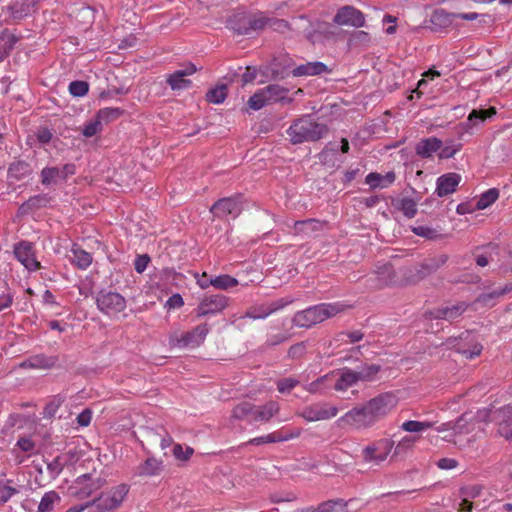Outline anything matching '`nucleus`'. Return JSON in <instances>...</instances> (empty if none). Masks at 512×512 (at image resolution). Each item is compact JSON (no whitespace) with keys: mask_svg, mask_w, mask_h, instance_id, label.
Segmentation results:
<instances>
[{"mask_svg":"<svg viewBox=\"0 0 512 512\" xmlns=\"http://www.w3.org/2000/svg\"><path fill=\"white\" fill-rule=\"evenodd\" d=\"M467 309L464 303H457L445 306L431 313V316L438 319L453 320L463 314Z\"/></svg>","mask_w":512,"mask_h":512,"instance_id":"22","label":"nucleus"},{"mask_svg":"<svg viewBox=\"0 0 512 512\" xmlns=\"http://www.w3.org/2000/svg\"><path fill=\"white\" fill-rule=\"evenodd\" d=\"M327 127L318 123L311 116H305L296 120L287 130L290 141L293 144H300L307 141H316L324 137Z\"/></svg>","mask_w":512,"mask_h":512,"instance_id":"2","label":"nucleus"},{"mask_svg":"<svg viewBox=\"0 0 512 512\" xmlns=\"http://www.w3.org/2000/svg\"><path fill=\"white\" fill-rule=\"evenodd\" d=\"M42 183L50 185L55 183L58 179H65L63 171L55 167L44 168L41 172Z\"/></svg>","mask_w":512,"mask_h":512,"instance_id":"36","label":"nucleus"},{"mask_svg":"<svg viewBox=\"0 0 512 512\" xmlns=\"http://www.w3.org/2000/svg\"><path fill=\"white\" fill-rule=\"evenodd\" d=\"M326 70L327 66L322 62H307L294 68L292 75L294 77L315 76L324 73Z\"/></svg>","mask_w":512,"mask_h":512,"instance_id":"21","label":"nucleus"},{"mask_svg":"<svg viewBox=\"0 0 512 512\" xmlns=\"http://www.w3.org/2000/svg\"><path fill=\"white\" fill-rule=\"evenodd\" d=\"M63 403V397L61 396H56L54 397L45 407V415L47 416H53L56 411L58 410V408L61 406V404Z\"/></svg>","mask_w":512,"mask_h":512,"instance_id":"51","label":"nucleus"},{"mask_svg":"<svg viewBox=\"0 0 512 512\" xmlns=\"http://www.w3.org/2000/svg\"><path fill=\"white\" fill-rule=\"evenodd\" d=\"M442 146V141L436 137L422 139L415 147L416 154L422 158H430Z\"/></svg>","mask_w":512,"mask_h":512,"instance_id":"20","label":"nucleus"},{"mask_svg":"<svg viewBox=\"0 0 512 512\" xmlns=\"http://www.w3.org/2000/svg\"><path fill=\"white\" fill-rule=\"evenodd\" d=\"M418 440L415 436L406 435L402 437L395 445L392 458L402 457L411 451Z\"/></svg>","mask_w":512,"mask_h":512,"instance_id":"28","label":"nucleus"},{"mask_svg":"<svg viewBox=\"0 0 512 512\" xmlns=\"http://www.w3.org/2000/svg\"><path fill=\"white\" fill-rule=\"evenodd\" d=\"M299 435H300V431H296L294 433L286 434V435H283V436H278L275 433H272V434H268V435H265V436L256 437V438L250 440V443L254 444V445H260V444H264V443H274V442H279V441H287V440L296 438Z\"/></svg>","mask_w":512,"mask_h":512,"instance_id":"30","label":"nucleus"},{"mask_svg":"<svg viewBox=\"0 0 512 512\" xmlns=\"http://www.w3.org/2000/svg\"><path fill=\"white\" fill-rule=\"evenodd\" d=\"M499 197V191L496 188H491L482 193L476 202L475 208L477 210H484L491 206Z\"/></svg>","mask_w":512,"mask_h":512,"instance_id":"32","label":"nucleus"},{"mask_svg":"<svg viewBox=\"0 0 512 512\" xmlns=\"http://www.w3.org/2000/svg\"><path fill=\"white\" fill-rule=\"evenodd\" d=\"M121 111L118 108H103L95 115L102 123H108L110 120L117 118Z\"/></svg>","mask_w":512,"mask_h":512,"instance_id":"45","label":"nucleus"},{"mask_svg":"<svg viewBox=\"0 0 512 512\" xmlns=\"http://www.w3.org/2000/svg\"><path fill=\"white\" fill-rule=\"evenodd\" d=\"M481 486L474 485L465 487L461 490V495L463 496L464 503H468L470 499L477 498L481 493Z\"/></svg>","mask_w":512,"mask_h":512,"instance_id":"49","label":"nucleus"},{"mask_svg":"<svg viewBox=\"0 0 512 512\" xmlns=\"http://www.w3.org/2000/svg\"><path fill=\"white\" fill-rule=\"evenodd\" d=\"M437 466L440 469L450 470L456 468L457 461L453 458H442L438 460Z\"/></svg>","mask_w":512,"mask_h":512,"instance_id":"55","label":"nucleus"},{"mask_svg":"<svg viewBox=\"0 0 512 512\" xmlns=\"http://www.w3.org/2000/svg\"><path fill=\"white\" fill-rule=\"evenodd\" d=\"M193 452H194V450L191 447L184 448L180 444H175L173 447L174 457L181 461L188 460L192 456Z\"/></svg>","mask_w":512,"mask_h":512,"instance_id":"46","label":"nucleus"},{"mask_svg":"<svg viewBox=\"0 0 512 512\" xmlns=\"http://www.w3.org/2000/svg\"><path fill=\"white\" fill-rule=\"evenodd\" d=\"M208 331V326L206 324L199 325L191 332L185 333L180 339H178L177 345L180 347L199 346L205 340Z\"/></svg>","mask_w":512,"mask_h":512,"instance_id":"18","label":"nucleus"},{"mask_svg":"<svg viewBox=\"0 0 512 512\" xmlns=\"http://www.w3.org/2000/svg\"><path fill=\"white\" fill-rule=\"evenodd\" d=\"M52 364L51 360L45 359V358H35L31 362H29V365L36 368H47Z\"/></svg>","mask_w":512,"mask_h":512,"instance_id":"63","label":"nucleus"},{"mask_svg":"<svg viewBox=\"0 0 512 512\" xmlns=\"http://www.w3.org/2000/svg\"><path fill=\"white\" fill-rule=\"evenodd\" d=\"M338 412L339 409L336 405L322 401L306 406L299 416L308 422H316L334 418Z\"/></svg>","mask_w":512,"mask_h":512,"instance_id":"8","label":"nucleus"},{"mask_svg":"<svg viewBox=\"0 0 512 512\" xmlns=\"http://www.w3.org/2000/svg\"><path fill=\"white\" fill-rule=\"evenodd\" d=\"M162 461L154 457L147 458L146 461L140 466L139 473L145 476L158 475L162 470Z\"/></svg>","mask_w":512,"mask_h":512,"instance_id":"29","label":"nucleus"},{"mask_svg":"<svg viewBox=\"0 0 512 512\" xmlns=\"http://www.w3.org/2000/svg\"><path fill=\"white\" fill-rule=\"evenodd\" d=\"M103 123L95 116L87 121L82 129V134L86 138H91L101 132Z\"/></svg>","mask_w":512,"mask_h":512,"instance_id":"35","label":"nucleus"},{"mask_svg":"<svg viewBox=\"0 0 512 512\" xmlns=\"http://www.w3.org/2000/svg\"><path fill=\"white\" fill-rule=\"evenodd\" d=\"M299 381L295 378H284L277 382V389L280 393H289L298 385Z\"/></svg>","mask_w":512,"mask_h":512,"instance_id":"47","label":"nucleus"},{"mask_svg":"<svg viewBox=\"0 0 512 512\" xmlns=\"http://www.w3.org/2000/svg\"><path fill=\"white\" fill-rule=\"evenodd\" d=\"M66 463V456L61 455L56 457L51 463L48 464V469L54 475L60 474L63 469L64 464Z\"/></svg>","mask_w":512,"mask_h":512,"instance_id":"50","label":"nucleus"},{"mask_svg":"<svg viewBox=\"0 0 512 512\" xmlns=\"http://www.w3.org/2000/svg\"><path fill=\"white\" fill-rule=\"evenodd\" d=\"M227 96V87L224 84L218 85L208 91L206 97L210 103L220 104L224 102Z\"/></svg>","mask_w":512,"mask_h":512,"instance_id":"37","label":"nucleus"},{"mask_svg":"<svg viewBox=\"0 0 512 512\" xmlns=\"http://www.w3.org/2000/svg\"><path fill=\"white\" fill-rule=\"evenodd\" d=\"M228 306V298L224 295H211L204 297L197 308L199 317L214 315L222 312Z\"/></svg>","mask_w":512,"mask_h":512,"instance_id":"12","label":"nucleus"},{"mask_svg":"<svg viewBox=\"0 0 512 512\" xmlns=\"http://www.w3.org/2000/svg\"><path fill=\"white\" fill-rule=\"evenodd\" d=\"M129 492L127 484H119L103 492L95 501L98 512H113L119 508Z\"/></svg>","mask_w":512,"mask_h":512,"instance_id":"4","label":"nucleus"},{"mask_svg":"<svg viewBox=\"0 0 512 512\" xmlns=\"http://www.w3.org/2000/svg\"><path fill=\"white\" fill-rule=\"evenodd\" d=\"M149 261L150 258L147 255H139L134 262L135 270L138 273L144 272L148 266Z\"/></svg>","mask_w":512,"mask_h":512,"instance_id":"53","label":"nucleus"},{"mask_svg":"<svg viewBox=\"0 0 512 512\" xmlns=\"http://www.w3.org/2000/svg\"><path fill=\"white\" fill-rule=\"evenodd\" d=\"M397 404V396L394 393L387 392L370 399L365 403V406L372 421L375 423L388 415Z\"/></svg>","mask_w":512,"mask_h":512,"instance_id":"5","label":"nucleus"},{"mask_svg":"<svg viewBox=\"0 0 512 512\" xmlns=\"http://www.w3.org/2000/svg\"><path fill=\"white\" fill-rule=\"evenodd\" d=\"M336 424L340 428L362 429L372 426L374 422L368 414V410L364 404L362 406L354 407L346 412L337 419Z\"/></svg>","mask_w":512,"mask_h":512,"instance_id":"7","label":"nucleus"},{"mask_svg":"<svg viewBox=\"0 0 512 512\" xmlns=\"http://www.w3.org/2000/svg\"><path fill=\"white\" fill-rule=\"evenodd\" d=\"M482 351V347L480 345H474L472 349L469 350H463L461 353L467 358V359H473L476 356H479Z\"/></svg>","mask_w":512,"mask_h":512,"instance_id":"62","label":"nucleus"},{"mask_svg":"<svg viewBox=\"0 0 512 512\" xmlns=\"http://www.w3.org/2000/svg\"><path fill=\"white\" fill-rule=\"evenodd\" d=\"M91 418V412L86 409L77 416V423L80 426L86 427L90 424Z\"/></svg>","mask_w":512,"mask_h":512,"instance_id":"56","label":"nucleus"},{"mask_svg":"<svg viewBox=\"0 0 512 512\" xmlns=\"http://www.w3.org/2000/svg\"><path fill=\"white\" fill-rule=\"evenodd\" d=\"M197 71L193 63H187L183 68L174 71L166 78L168 85L174 91H183L191 87L192 82L187 79Z\"/></svg>","mask_w":512,"mask_h":512,"instance_id":"10","label":"nucleus"},{"mask_svg":"<svg viewBox=\"0 0 512 512\" xmlns=\"http://www.w3.org/2000/svg\"><path fill=\"white\" fill-rule=\"evenodd\" d=\"M242 211V204L238 198H224L211 207V212L217 217H237Z\"/></svg>","mask_w":512,"mask_h":512,"instance_id":"14","label":"nucleus"},{"mask_svg":"<svg viewBox=\"0 0 512 512\" xmlns=\"http://www.w3.org/2000/svg\"><path fill=\"white\" fill-rule=\"evenodd\" d=\"M14 254L17 260L29 271H36L40 268V262L36 258L33 245L23 241L14 246Z\"/></svg>","mask_w":512,"mask_h":512,"instance_id":"11","label":"nucleus"},{"mask_svg":"<svg viewBox=\"0 0 512 512\" xmlns=\"http://www.w3.org/2000/svg\"><path fill=\"white\" fill-rule=\"evenodd\" d=\"M433 426L432 422L429 421H414L408 420L402 423L401 429L409 433L423 432Z\"/></svg>","mask_w":512,"mask_h":512,"instance_id":"34","label":"nucleus"},{"mask_svg":"<svg viewBox=\"0 0 512 512\" xmlns=\"http://www.w3.org/2000/svg\"><path fill=\"white\" fill-rule=\"evenodd\" d=\"M16 493L17 490L15 488L0 483V503L8 501Z\"/></svg>","mask_w":512,"mask_h":512,"instance_id":"52","label":"nucleus"},{"mask_svg":"<svg viewBox=\"0 0 512 512\" xmlns=\"http://www.w3.org/2000/svg\"><path fill=\"white\" fill-rule=\"evenodd\" d=\"M71 262L80 269L88 268L92 263V255L87 251L81 249L77 245H73L71 248Z\"/></svg>","mask_w":512,"mask_h":512,"instance_id":"26","label":"nucleus"},{"mask_svg":"<svg viewBox=\"0 0 512 512\" xmlns=\"http://www.w3.org/2000/svg\"><path fill=\"white\" fill-rule=\"evenodd\" d=\"M89 91V85L85 81H73L69 84V92L76 97H83Z\"/></svg>","mask_w":512,"mask_h":512,"instance_id":"44","label":"nucleus"},{"mask_svg":"<svg viewBox=\"0 0 512 512\" xmlns=\"http://www.w3.org/2000/svg\"><path fill=\"white\" fill-rule=\"evenodd\" d=\"M499 424V434L507 439L512 437V406L507 405L493 414Z\"/></svg>","mask_w":512,"mask_h":512,"instance_id":"15","label":"nucleus"},{"mask_svg":"<svg viewBox=\"0 0 512 512\" xmlns=\"http://www.w3.org/2000/svg\"><path fill=\"white\" fill-rule=\"evenodd\" d=\"M456 19V13H449L444 9L435 10L430 18V22L435 29H443L453 24Z\"/></svg>","mask_w":512,"mask_h":512,"instance_id":"24","label":"nucleus"},{"mask_svg":"<svg viewBox=\"0 0 512 512\" xmlns=\"http://www.w3.org/2000/svg\"><path fill=\"white\" fill-rule=\"evenodd\" d=\"M334 22L338 25L362 27L365 23V18L359 10L351 6H345L337 12Z\"/></svg>","mask_w":512,"mask_h":512,"instance_id":"13","label":"nucleus"},{"mask_svg":"<svg viewBox=\"0 0 512 512\" xmlns=\"http://www.w3.org/2000/svg\"><path fill=\"white\" fill-rule=\"evenodd\" d=\"M20 171L22 174L29 173V166L25 163H17L10 167L9 172L11 175H16V173Z\"/></svg>","mask_w":512,"mask_h":512,"instance_id":"58","label":"nucleus"},{"mask_svg":"<svg viewBox=\"0 0 512 512\" xmlns=\"http://www.w3.org/2000/svg\"><path fill=\"white\" fill-rule=\"evenodd\" d=\"M393 448V440L389 438L378 439L363 448V460L367 463L380 465L388 458Z\"/></svg>","mask_w":512,"mask_h":512,"instance_id":"6","label":"nucleus"},{"mask_svg":"<svg viewBox=\"0 0 512 512\" xmlns=\"http://www.w3.org/2000/svg\"><path fill=\"white\" fill-rule=\"evenodd\" d=\"M395 181V174L388 172L384 175L379 173H369L365 182L373 189L375 188H386Z\"/></svg>","mask_w":512,"mask_h":512,"instance_id":"25","label":"nucleus"},{"mask_svg":"<svg viewBox=\"0 0 512 512\" xmlns=\"http://www.w3.org/2000/svg\"><path fill=\"white\" fill-rule=\"evenodd\" d=\"M399 209L408 218L414 217L416 215V213H417V205L410 198H403V199H401L400 202H399Z\"/></svg>","mask_w":512,"mask_h":512,"instance_id":"43","label":"nucleus"},{"mask_svg":"<svg viewBox=\"0 0 512 512\" xmlns=\"http://www.w3.org/2000/svg\"><path fill=\"white\" fill-rule=\"evenodd\" d=\"M12 303V298L9 294H0V311L9 307Z\"/></svg>","mask_w":512,"mask_h":512,"instance_id":"64","label":"nucleus"},{"mask_svg":"<svg viewBox=\"0 0 512 512\" xmlns=\"http://www.w3.org/2000/svg\"><path fill=\"white\" fill-rule=\"evenodd\" d=\"M359 382H370L377 379L380 372V366L376 364H369L360 367L356 370Z\"/></svg>","mask_w":512,"mask_h":512,"instance_id":"31","label":"nucleus"},{"mask_svg":"<svg viewBox=\"0 0 512 512\" xmlns=\"http://www.w3.org/2000/svg\"><path fill=\"white\" fill-rule=\"evenodd\" d=\"M263 90L266 93V96L270 103L281 100L286 95V90L279 85H269L263 88Z\"/></svg>","mask_w":512,"mask_h":512,"instance_id":"41","label":"nucleus"},{"mask_svg":"<svg viewBox=\"0 0 512 512\" xmlns=\"http://www.w3.org/2000/svg\"><path fill=\"white\" fill-rule=\"evenodd\" d=\"M59 501L60 497L55 491L45 493L39 503L38 512H51Z\"/></svg>","mask_w":512,"mask_h":512,"instance_id":"33","label":"nucleus"},{"mask_svg":"<svg viewBox=\"0 0 512 512\" xmlns=\"http://www.w3.org/2000/svg\"><path fill=\"white\" fill-rule=\"evenodd\" d=\"M269 103L270 102L263 89L258 90L248 100V105L253 110H260Z\"/></svg>","mask_w":512,"mask_h":512,"instance_id":"40","label":"nucleus"},{"mask_svg":"<svg viewBox=\"0 0 512 512\" xmlns=\"http://www.w3.org/2000/svg\"><path fill=\"white\" fill-rule=\"evenodd\" d=\"M279 411V405L276 402H269L262 407H255L253 421H268Z\"/></svg>","mask_w":512,"mask_h":512,"instance_id":"27","label":"nucleus"},{"mask_svg":"<svg viewBox=\"0 0 512 512\" xmlns=\"http://www.w3.org/2000/svg\"><path fill=\"white\" fill-rule=\"evenodd\" d=\"M305 351V344L304 343H298L296 345H293L289 349V356L292 358L301 356Z\"/></svg>","mask_w":512,"mask_h":512,"instance_id":"61","label":"nucleus"},{"mask_svg":"<svg viewBox=\"0 0 512 512\" xmlns=\"http://www.w3.org/2000/svg\"><path fill=\"white\" fill-rule=\"evenodd\" d=\"M324 224L315 219H308L303 221L294 222V233L300 234L303 236H310L313 233L322 230Z\"/></svg>","mask_w":512,"mask_h":512,"instance_id":"23","label":"nucleus"},{"mask_svg":"<svg viewBox=\"0 0 512 512\" xmlns=\"http://www.w3.org/2000/svg\"><path fill=\"white\" fill-rule=\"evenodd\" d=\"M334 376H335L334 373L324 375L323 377L318 378L316 381L306 385L305 389H306V391H308L310 393H322L324 390L322 388V384H324L325 382H328V381H332Z\"/></svg>","mask_w":512,"mask_h":512,"instance_id":"42","label":"nucleus"},{"mask_svg":"<svg viewBox=\"0 0 512 512\" xmlns=\"http://www.w3.org/2000/svg\"><path fill=\"white\" fill-rule=\"evenodd\" d=\"M17 446L25 452H30L34 448V443L29 438H21L18 440Z\"/></svg>","mask_w":512,"mask_h":512,"instance_id":"59","label":"nucleus"},{"mask_svg":"<svg viewBox=\"0 0 512 512\" xmlns=\"http://www.w3.org/2000/svg\"><path fill=\"white\" fill-rule=\"evenodd\" d=\"M98 308L107 315L118 314L126 308L125 299L116 292H100L97 296Z\"/></svg>","mask_w":512,"mask_h":512,"instance_id":"9","label":"nucleus"},{"mask_svg":"<svg viewBox=\"0 0 512 512\" xmlns=\"http://www.w3.org/2000/svg\"><path fill=\"white\" fill-rule=\"evenodd\" d=\"M256 78V70L251 67H247L245 72L242 74L243 84H248Z\"/></svg>","mask_w":512,"mask_h":512,"instance_id":"60","label":"nucleus"},{"mask_svg":"<svg viewBox=\"0 0 512 512\" xmlns=\"http://www.w3.org/2000/svg\"><path fill=\"white\" fill-rule=\"evenodd\" d=\"M341 303H323L309 307L295 314L293 322L298 327L309 328L344 310Z\"/></svg>","mask_w":512,"mask_h":512,"instance_id":"3","label":"nucleus"},{"mask_svg":"<svg viewBox=\"0 0 512 512\" xmlns=\"http://www.w3.org/2000/svg\"><path fill=\"white\" fill-rule=\"evenodd\" d=\"M255 407L249 402H242L238 404L232 412V416L236 419H243L247 416H250L251 420H253Z\"/></svg>","mask_w":512,"mask_h":512,"instance_id":"39","label":"nucleus"},{"mask_svg":"<svg viewBox=\"0 0 512 512\" xmlns=\"http://www.w3.org/2000/svg\"><path fill=\"white\" fill-rule=\"evenodd\" d=\"M496 113L494 108L488 110H473L465 123L461 125V128L465 133L473 134L474 130L478 128L487 118L493 116Z\"/></svg>","mask_w":512,"mask_h":512,"instance_id":"17","label":"nucleus"},{"mask_svg":"<svg viewBox=\"0 0 512 512\" xmlns=\"http://www.w3.org/2000/svg\"><path fill=\"white\" fill-rule=\"evenodd\" d=\"M336 377V375L334 376ZM335 380L334 389L336 391H346L348 388L356 385L359 383V378L357 375L356 370L344 368L342 369L339 374L338 378H333L332 381Z\"/></svg>","mask_w":512,"mask_h":512,"instance_id":"19","label":"nucleus"},{"mask_svg":"<svg viewBox=\"0 0 512 512\" xmlns=\"http://www.w3.org/2000/svg\"><path fill=\"white\" fill-rule=\"evenodd\" d=\"M52 138V133L47 128H41L37 132V139L42 144L48 143Z\"/></svg>","mask_w":512,"mask_h":512,"instance_id":"57","label":"nucleus"},{"mask_svg":"<svg viewBox=\"0 0 512 512\" xmlns=\"http://www.w3.org/2000/svg\"><path fill=\"white\" fill-rule=\"evenodd\" d=\"M497 409H483L477 412L475 422L474 417L469 414H463L455 423L446 422L436 427L438 433L444 434L442 439L447 442H453L456 445L463 446L462 436L469 435L475 431L476 426L479 430H484L482 423L492 421L499 427L493 414Z\"/></svg>","mask_w":512,"mask_h":512,"instance_id":"1","label":"nucleus"},{"mask_svg":"<svg viewBox=\"0 0 512 512\" xmlns=\"http://www.w3.org/2000/svg\"><path fill=\"white\" fill-rule=\"evenodd\" d=\"M210 284L217 289L226 290L238 284L236 278L229 275H220L210 280Z\"/></svg>","mask_w":512,"mask_h":512,"instance_id":"38","label":"nucleus"},{"mask_svg":"<svg viewBox=\"0 0 512 512\" xmlns=\"http://www.w3.org/2000/svg\"><path fill=\"white\" fill-rule=\"evenodd\" d=\"M461 181V176L457 173H447L437 179L436 193L439 197L452 194Z\"/></svg>","mask_w":512,"mask_h":512,"instance_id":"16","label":"nucleus"},{"mask_svg":"<svg viewBox=\"0 0 512 512\" xmlns=\"http://www.w3.org/2000/svg\"><path fill=\"white\" fill-rule=\"evenodd\" d=\"M414 234L427 238L434 239L438 236L437 231L432 229L431 227L420 225L412 228Z\"/></svg>","mask_w":512,"mask_h":512,"instance_id":"48","label":"nucleus"},{"mask_svg":"<svg viewBox=\"0 0 512 512\" xmlns=\"http://www.w3.org/2000/svg\"><path fill=\"white\" fill-rule=\"evenodd\" d=\"M184 305L183 298L180 294H173L166 302L169 308H180Z\"/></svg>","mask_w":512,"mask_h":512,"instance_id":"54","label":"nucleus"}]
</instances>
